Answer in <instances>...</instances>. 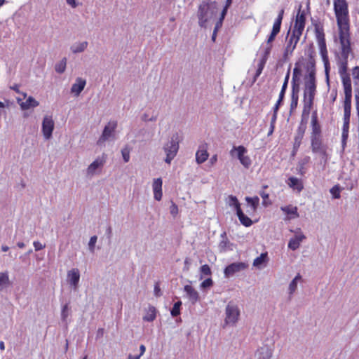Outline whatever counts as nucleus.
<instances>
[{
  "label": "nucleus",
  "mask_w": 359,
  "mask_h": 359,
  "mask_svg": "<svg viewBox=\"0 0 359 359\" xmlns=\"http://www.w3.org/2000/svg\"><path fill=\"white\" fill-rule=\"evenodd\" d=\"M302 8V6L300 5L296 14L294 25L291 31L292 34L299 37L302 35L306 25V12Z\"/></svg>",
  "instance_id": "0eeeda50"
},
{
  "label": "nucleus",
  "mask_w": 359,
  "mask_h": 359,
  "mask_svg": "<svg viewBox=\"0 0 359 359\" xmlns=\"http://www.w3.org/2000/svg\"><path fill=\"white\" fill-rule=\"evenodd\" d=\"M284 12H285L284 8H281L278 13V15L276 19L275 20V21L273 22L272 30L271 32V34L268 36V39L266 40V47L263 52V53H265L266 55H270L272 47H273L272 42L275 40L276 36L280 31V27H281L282 21L283 19Z\"/></svg>",
  "instance_id": "39448f33"
},
{
  "label": "nucleus",
  "mask_w": 359,
  "mask_h": 359,
  "mask_svg": "<svg viewBox=\"0 0 359 359\" xmlns=\"http://www.w3.org/2000/svg\"><path fill=\"white\" fill-rule=\"evenodd\" d=\"M66 58H63L58 64L55 65V71L58 73H63L66 68Z\"/></svg>",
  "instance_id": "ea45409f"
},
{
  "label": "nucleus",
  "mask_w": 359,
  "mask_h": 359,
  "mask_svg": "<svg viewBox=\"0 0 359 359\" xmlns=\"http://www.w3.org/2000/svg\"><path fill=\"white\" fill-rule=\"evenodd\" d=\"M281 102H281V101H280V100H278V101H277L276 104H275V106H274V107H273V111H274V112H276V113H277V112H278V109H279V107H280V105Z\"/></svg>",
  "instance_id": "680f3d73"
},
{
  "label": "nucleus",
  "mask_w": 359,
  "mask_h": 359,
  "mask_svg": "<svg viewBox=\"0 0 359 359\" xmlns=\"http://www.w3.org/2000/svg\"><path fill=\"white\" fill-rule=\"evenodd\" d=\"M301 74V69L298 67H294L293 69V75L292 79V87L299 88V84L297 83L298 76Z\"/></svg>",
  "instance_id": "e433bc0d"
},
{
  "label": "nucleus",
  "mask_w": 359,
  "mask_h": 359,
  "mask_svg": "<svg viewBox=\"0 0 359 359\" xmlns=\"http://www.w3.org/2000/svg\"><path fill=\"white\" fill-rule=\"evenodd\" d=\"M200 272L205 276H210L212 274L211 269L208 264L202 265L200 268Z\"/></svg>",
  "instance_id": "a19ab883"
},
{
  "label": "nucleus",
  "mask_w": 359,
  "mask_h": 359,
  "mask_svg": "<svg viewBox=\"0 0 359 359\" xmlns=\"http://www.w3.org/2000/svg\"><path fill=\"white\" fill-rule=\"evenodd\" d=\"M145 350H146V348H145V346L143 345V344H141L140 346V353L139 354V355L141 357L145 352Z\"/></svg>",
  "instance_id": "e2e57ef3"
},
{
  "label": "nucleus",
  "mask_w": 359,
  "mask_h": 359,
  "mask_svg": "<svg viewBox=\"0 0 359 359\" xmlns=\"http://www.w3.org/2000/svg\"><path fill=\"white\" fill-rule=\"evenodd\" d=\"M54 128V122L50 116H45L42 123V131L46 139H49Z\"/></svg>",
  "instance_id": "dca6fc26"
},
{
  "label": "nucleus",
  "mask_w": 359,
  "mask_h": 359,
  "mask_svg": "<svg viewBox=\"0 0 359 359\" xmlns=\"http://www.w3.org/2000/svg\"><path fill=\"white\" fill-rule=\"evenodd\" d=\"M105 159L104 158H97L91 164H90L87 168L88 175H93L95 173L97 168L103 166Z\"/></svg>",
  "instance_id": "a878e982"
},
{
  "label": "nucleus",
  "mask_w": 359,
  "mask_h": 359,
  "mask_svg": "<svg viewBox=\"0 0 359 359\" xmlns=\"http://www.w3.org/2000/svg\"><path fill=\"white\" fill-rule=\"evenodd\" d=\"M306 130V125L301 124L299 123L297 129V133L294 138V143H293V147H292V154L295 155V154L299 150L302 140L304 138L305 132Z\"/></svg>",
  "instance_id": "4468645a"
},
{
  "label": "nucleus",
  "mask_w": 359,
  "mask_h": 359,
  "mask_svg": "<svg viewBox=\"0 0 359 359\" xmlns=\"http://www.w3.org/2000/svg\"><path fill=\"white\" fill-rule=\"evenodd\" d=\"M80 279L79 271L77 269H72L67 273V280L76 289Z\"/></svg>",
  "instance_id": "4be33fe9"
},
{
  "label": "nucleus",
  "mask_w": 359,
  "mask_h": 359,
  "mask_svg": "<svg viewBox=\"0 0 359 359\" xmlns=\"http://www.w3.org/2000/svg\"><path fill=\"white\" fill-rule=\"evenodd\" d=\"M351 75L353 81L355 93H359V66H355L352 68Z\"/></svg>",
  "instance_id": "c85d7f7f"
},
{
  "label": "nucleus",
  "mask_w": 359,
  "mask_h": 359,
  "mask_svg": "<svg viewBox=\"0 0 359 359\" xmlns=\"http://www.w3.org/2000/svg\"><path fill=\"white\" fill-rule=\"evenodd\" d=\"M310 161L309 156H306L299 163L300 165V173L301 175H304V172H303L302 170L304 169V165L308 163Z\"/></svg>",
  "instance_id": "49530a36"
},
{
  "label": "nucleus",
  "mask_w": 359,
  "mask_h": 359,
  "mask_svg": "<svg viewBox=\"0 0 359 359\" xmlns=\"http://www.w3.org/2000/svg\"><path fill=\"white\" fill-rule=\"evenodd\" d=\"M306 239V236L302 232L300 229H298L295 232V235L292 238L288 243V248L292 250H295L299 248L301 242Z\"/></svg>",
  "instance_id": "a211bd4d"
},
{
  "label": "nucleus",
  "mask_w": 359,
  "mask_h": 359,
  "mask_svg": "<svg viewBox=\"0 0 359 359\" xmlns=\"http://www.w3.org/2000/svg\"><path fill=\"white\" fill-rule=\"evenodd\" d=\"M292 95H291V103L290 109H294L297 108L299 100V88L292 87Z\"/></svg>",
  "instance_id": "7c9ffc66"
},
{
  "label": "nucleus",
  "mask_w": 359,
  "mask_h": 359,
  "mask_svg": "<svg viewBox=\"0 0 359 359\" xmlns=\"http://www.w3.org/2000/svg\"><path fill=\"white\" fill-rule=\"evenodd\" d=\"M184 270H187L188 271L189 269V258H186L185 260H184Z\"/></svg>",
  "instance_id": "69168bd1"
},
{
  "label": "nucleus",
  "mask_w": 359,
  "mask_h": 359,
  "mask_svg": "<svg viewBox=\"0 0 359 359\" xmlns=\"http://www.w3.org/2000/svg\"><path fill=\"white\" fill-rule=\"evenodd\" d=\"M348 137V133L342 132L341 137H342V142L344 144L346 143Z\"/></svg>",
  "instance_id": "13d9d810"
},
{
  "label": "nucleus",
  "mask_w": 359,
  "mask_h": 359,
  "mask_svg": "<svg viewBox=\"0 0 359 359\" xmlns=\"http://www.w3.org/2000/svg\"><path fill=\"white\" fill-rule=\"evenodd\" d=\"M240 311L238 307L229 302L226 307V317L224 323L226 325H235L239 318Z\"/></svg>",
  "instance_id": "1a4fd4ad"
},
{
  "label": "nucleus",
  "mask_w": 359,
  "mask_h": 359,
  "mask_svg": "<svg viewBox=\"0 0 359 359\" xmlns=\"http://www.w3.org/2000/svg\"><path fill=\"white\" fill-rule=\"evenodd\" d=\"M170 214L175 217L177 213H178V207L177 205L172 203V205H170Z\"/></svg>",
  "instance_id": "09e8293b"
},
{
  "label": "nucleus",
  "mask_w": 359,
  "mask_h": 359,
  "mask_svg": "<svg viewBox=\"0 0 359 359\" xmlns=\"http://www.w3.org/2000/svg\"><path fill=\"white\" fill-rule=\"evenodd\" d=\"M140 356L139 355H132L131 354H130L128 357V359H140Z\"/></svg>",
  "instance_id": "774afa93"
},
{
  "label": "nucleus",
  "mask_w": 359,
  "mask_h": 359,
  "mask_svg": "<svg viewBox=\"0 0 359 359\" xmlns=\"http://www.w3.org/2000/svg\"><path fill=\"white\" fill-rule=\"evenodd\" d=\"M349 130V124L348 123H343L342 132L348 133Z\"/></svg>",
  "instance_id": "052dcab7"
},
{
  "label": "nucleus",
  "mask_w": 359,
  "mask_h": 359,
  "mask_svg": "<svg viewBox=\"0 0 359 359\" xmlns=\"http://www.w3.org/2000/svg\"><path fill=\"white\" fill-rule=\"evenodd\" d=\"M245 200L250 205L251 211L252 212H255L259 205V197L258 196H255L252 198L246 197Z\"/></svg>",
  "instance_id": "f704fd0d"
},
{
  "label": "nucleus",
  "mask_w": 359,
  "mask_h": 359,
  "mask_svg": "<svg viewBox=\"0 0 359 359\" xmlns=\"http://www.w3.org/2000/svg\"><path fill=\"white\" fill-rule=\"evenodd\" d=\"M67 3L71 6L72 8H76L77 6V4L76 0H66Z\"/></svg>",
  "instance_id": "6e6d98bb"
},
{
  "label": "nucleus",
  "mask_w": 359,
  "mask_h": 359,
  "mask_svg": "<svg viewBox=\"0 0 359 359\" xmlns=\"http://www.w3.org/2000/svg\"><path fill=\"white\" fill-rule=\"evenodd\" d=\"M11 285L8 272H0V291Z\"/></svg>",
  "instance_id": "2f4dec72"
},
{
  "label": "nucleus",
  "mask_w": 359,
  "mask_h": 359,
  "mask_svg": "<svg viewBox=\"0 0 359 359\" xmlns=\"http://www.w3.org/2000/svg\"><path fill=\"white\" fill-rule=\"evenodd\" d=\"M86 86V81L81 78H78L76 83L72 85L71 91L76 95H79L81 92L83 90Z\"/></svg>",
  "instance_id": "bb28decb"
},
{
  "label": "nucleus",
  "mask_w": 359,
  "mask_h": 359,
  "mask_svg": "<svg viewBox=\"0 0 359 359\" xmlns=\"http://www.w3.org/2000/svg\"><path fill=\"white\" fill-rule=\"evenodd\" d=\"M248 267L245 262H234L225 267L224 274L226 278L233 276L236 273L245 270Z\"/></svg>",
  "instance_id": "ddd939ff"
},
{
  "label": "nucleus",
  "mask_w": 359,
  "mask_h": 359,
  "mask_svg": "<svg viewBox=\"0 0 359 359\" xmlns=\"http://www.w3.org/2000/svg\"><path fill=\"white\" fill-rule=\"evenodd\" d=\"M276 118H277V113L273 112V116L271 118V125L275 126Z\"/></svg>",
  "instance_id": "0e129e2a"
},
{
  "label": "nucleus",
  "mask_w": 359,
  "mask_h": 359,
  "mask_svg": "<svg viewBox=\"0 0 359 359\" xmlns=\"http://www.w3.org/2000/svg\"><path fill=\"white\" fill-rule=\"evenodd\" d=\"M11 89H13V90H15L17 93H19V94H21L22 97H17V101L18 103H20V102H21L23 99H25L26 97H27V94L25 93H21L19 90V86L15 84L13 86H11Z\"/></svg>",
  "instance_id": "79ce46f5"
},
{
  "label": "nucleus",
  "mask_w": 359,
  "mask_h": 359,
  "mask_svg": "<svg viewBox=\"0 0 359 359\" xmlns=\"http://www.w3.org/2000/svg\"><path fill=\"white\" fill-rule=\"evenodd\" d=\"M268 261L267 252L262 253L260 256L254 259L253 266L260 268L262 265L265 264Z\"/></svg>",
  "instance_id": "473e14b6"
},
{
  "label": "nucleus",
  "mask_w": 359,
  "mask_h": 359,
  "mask_svg": "<svg viewBox=\"0 0 359 359\" xmlns=\"http://www.w3.org/2000/svg\"><path fill=\"white\" fill-rule=\"evenodd\" d=\"M117 126L116 121H109L104 127L101 137L97 140V144L100 145L108 140L114 133Z\"/></svg>",
  "instance_id": "2eb2a0df"
},
{
  "label": "nucleus",
  "mask_w": 359,
  "mask_h": 359,
  "mask_svg": "<svg viewBox=\"0 0 359 359\" xmlns=\"http://www.w3.org/2000/svg\"><path fill=\"white\" fill-rule=\"evenodd\" d=\"M20 105L23 110L29 109L31 107H37L39 103L34 97L29 96L25 102H20Z\"/></svg>",
  "instance_id": "cd10ccee"
},
{
  "label": "nucleus",
  "mask_w": 359,
  "mask_h": 359,
  "mask_svg": "<svg viewBox=\"0 0 359 359\" xmlns=\"http://www.w3.org/2000/svg\"><path fill=\"white\" fill-rule=\"evenodd\" d=\"M33 245L36 251L41 250L45 248V245H43L39 241H34Z\"/></svg>",
  "instance_id": "3c124183"
},
{
  "label": "nucleus",
  "mask_w": 359,
  "mask_h": 359,
  "mask_svg": "<svg viewBox=\"0 0 359 359\" xmlns=\"http://www.w3.org/2000/svg\"><path fill=\"white\" fill-rule=\"evenodd\" d=\"M315 36L319 48V53L323 62L326 81H330V62L327 48L323 25L320 22L313 23Z\"/></svg>",
  "instance_id": "7ed1b4c3"
},
{
  "label": "nucleus",
  "mask_w": 359,
  "mask_h": 359,
  "mask_svg": "<svg viewBox=\"0 0 359 359\" xmlns=\"http://www.w3.org/2000/svg\"><path fill=\"white\" fill-rule=\"evenodd\" d=\"M67 310H68V305L65 304L62 311V318L65 319L67 317Z\"/></svg>",
  "instance_id": "864d4df0"
},
{
  "label": "nucleus",
  "mask_w": 359,
  "mask_h": 359,
  "mask_svg": "<svg viewBox=\"0 0 359 359\" xmlns=\"http://www.w3.org/2000/svg\"><path fill=\"white\" fill-rule=\"evenodd\" d=\"M314 67V65L313 66ZM316 92V70L311 69L305 81L304 98L314 100Z\"/></svg>",
  "instance_id": "423d86ee"
},
{
  "label": "nucleus",
  "mask_w": 359,
  "mask_h": 359,
  "mask_svg": "<svg viewBox=\"0 0 359 359\" xmlns=\"http://www.w3.org/2000/svg\"><path fill=\"white\" fill-rule=\"evenodd\" d=\"M217 161V154H214L213 156H212V157L210 158V161H209V163L211 165H215Z\"/></svg>",
  "instance_id": "5fc2aeb1"
},
{
  "label": "nucleus",
  "mask_w": 359,
  "mask_h": 359,
  "mask_svg": "<svg viewBox=\"0 0 359 359\" xmlns=\"http://www.w3.org/2000/svg\"><path fill=\"white\" fill-rule=\"evenodd\" d=\"M222 22H223V20H221V19H219V20L217 22V23H216V25H215V27L214 30L218 31V29H219L222 27Z\"/></svg>",
  "instance_id": "4d7b16f0"
},
{
  "label": "nucleus",
  "mask_w": 359,
  "mask_h": 359,
  "mask_svg": "<svg viewBox=\"0 0 359 359\" xmlns=\"http://www.w3.org/2000/svg\"><path fill=\"white\" fill-rule=\"evenodd\" d=\"M163 181L161 178H156L154 180L152 184V189L154 191V198L155 200L160 201L163 196L162 192Z\"/></svg>",
  "instance_id": "aec40b11"
},
{
  "label": "nucleus",
  "mask_w": 359,
  "mask_h": 359,
  "mask_svg": "<svg viewBox=\"0 0 359 359\" xmlns=\"http://www.w3.org/2000/svg\"><path fill=\"white\" fill-rule=\"evenodd\" d=\"M235 153L241 165L246 169L250 168L252 165V160L250 157L247 155V149L243 145L238 147L234 146L230 151V154L231 156H234Z\"/></svg>",
  "instance_id": "6e6552de"
},
{
  "label": "nucleus",
  "mask_w": 359,
  "mask_h": 359,
  "mask_svg": "<svg viewBox=\"0 0 359 359\" xmlns=\"http://www.w3.org/2000/svg\"><path fill=\"white\" fill-rule=\"evenodd\" d=\"M301 276L299 274H297L295 278L292 280L289 285V290L290 293L292 294L295 290L297 289V281L301 279Z\"/></svg>",
  "instance_id": "4c0bfd02"
},
{
  "label": "nucleus",
  "mask_w": 359,
  "mask_h": 359,
  "mask_svg": "<svg viewBox=\"0 0 359 359\" xmlns=\"http://www.w3.org/2000/svg\"><path fill=\"white\" fill-rule=\"evenodd\" d=\"M208 144L204 143L199 146L196 153V161L198 164H202L204 163L209 156V153L208 152Z\"/></svg>",
  "instance_id": "6ab92c4d"
},
{
  "label": "nucleus",
  "mask_w": 359,
  "mask_h": 359,
  "mask_svg": "<svg viewBox=\"0 0 359 359\" xmlns=\"http://www.w3.org/2000/svg\"><path fill=\"white\" fill-rule=\"evenodd\" d=\"M267 188L268 185H263L262 190L259 191V195L263 199L262 204L264 206H267L271 204V201L269 200V194L264 191V189Z\"/></svg>",
  "instance_id": "72a5a7b5"
},
{
  "label": "nucleus",
  "mask_w": 359,
  "mask_h": 359,
  "mask_svg": "<svg viewBox=\"0 0 359 359\" xmlns=\"http://www.w3.org/2000/svg\"><path fill=\"white\" fill-rule=\"evenodd\" d=\"M269 55H266L265 53H263L262 54V56H261V58L259 60V62H258V64H257V70H256V73L254 76V78H253V81H256V80L257 79V78L260 76V74H262L264 67H265V65L266 63V61L269 58Z\"/></svg>",
  "instance_id": "b1692460"
},
{
  "label": "nucleus",
  "mask_w": 359,
  "mask_h": 359,
  "mask_svg": "<svg viewBox=\"0 0 359 359\" xmlns=\"http://www.w3.org/2000/svg\"><path fill=\"white\" fill-rule=\"evenodd\" d=\"M182 306V302L180 301H178L177 302H175L173 305V307L171 310V315L173 316V317H176L178 315L180 314V307Z\"/></svg>",
  "instance_id": "58836bf2"
},
{
  "label": "nucleus",
  "mask_w": 359,
  "mask_h": 359,
  "mask_svg": "<svg viewBox=\"0 0 359 359\" xmlns=\"http://www.w3.org/2000/svg\"><path fill=\"white\" fill-rule=\"evenodd\" d=\"M212 285H213V281H212V278H208L204 280L201 283V287L202 288H206V287H209L212 286Z\"/></svg>",
  "instance_id": "c03bdc74"
},
{
  "label": "nucleus",
  "mask_w": 359,
  "mask_h": 359,
  "mask_svg": "<svg viewBox=\"0 0 359 359\" xmlns=\"http://www.w3.org/2000/svg\"><path fill=\"white\" fill-rule=\"evenodd\" d=\"M88 46L87 41H83L81 43H76L71 47V50L73 53H81L83 52Z\"/></svg>",
  "instance_id": "c9c22d12"
},
{
  "label": "nucleus",
  "mask_w": 359,
  "mask_h": 359,
  "mask_svg": "<svg viewBox=\"0 0 359 359\" xmlns=\"http://www.w3.org/2000/svg\"><path fill=\"white\" fill-rule=\"evenodd\" d=\"M184 289L189 301H191L192 304H195L199 299L198 292L189 285H186Z\"/></svg>",
  "instance_id": "393cba45"
},
{
  "label": "nucleus",
  "mask_w": 359,
  "mask_h": 359,
  "mask_svg": "<svg viewBox=\"0 0 359 359\" xmlns=\"http://www.w3.org/2000/svg\"><path fill=\"white\" fill-rule=\"evenodd\" d=\"M230 199L231 201V205L234 206L237 216L241 223L246 227L250 226L253 222L252 219L248 216H246L242 211L241 208V204L238 202L237 198L236 196H231Z\"/></svg>",
  "instance_id": "9d476101"
},
{
  "label": "nucleus",
  "mask_w": 359,
  "mask_h": 359,
  "mask_svg": "<svg viewBox=\"0 0 359 359\" xmlns=\"http://www.w3.org/2000/svg\"><path fill=\"white\" fill-rule=\"evenodd\" d=\"M97 238L96 236H93L90 238V241H89V243H88V245H89V249L90 250L93 252H94V248H95V243L97 242Z\"/></svg>",
  "instance_id": "a18cd8bd"
},
{
  "label": "nucleus",
  "mask_w": 359,
  "mask_h": 359,
  "mask_svg": "<svg viewBox=\"0 0 359 359\" xmlns=\"http://www.w3.org/2000/svg\"><path fill=\"white\" fill-rule=\"evenodd\" d=\"M311 132L310 134L311 149L313 154H319L325 161L328 158L327 146L324 142L321 125L318 121V112L313 111L311 120Z\"/></svg>",
  "instance_id": "f03ea898"
},
{
  "label": "nucleus",
  "mask_w": 359,
  "mask_h": 359,
  "mask_svg": "<svg viewBox=\"0 0 359 359\" xmlns=\"http://www.w3.org/2000/svg\"><path fill=\"white\" fill-rule=\"evenodd\" d=\"M355 107L357 115L358 116V128H359V93H355Z\"/></svg>",
  "instance_id": "8fccbe9b"
},
{
  "label": "nucleus",
  "mask_w": 359,
  "mask_h": 359,
  "mask_svg": "<svg viewBox=\"0 0 359 359\" xmlns=\"http://www.w3.org/2000/svg\"><path fill=\"white\" fill-rule=\"evenodd\" d=\"M154 294L156 297H159L161 295V288L158 283H156L154 285Z\"/></svg>",
  "instance_id": "603ef678"
},
{
  "label": "nucleus",
  "mask_w": 359,
  "mask_h": 359,
  "mask_svg": "<svg viewBox=\"0 0 359 359\" xmlns=\"http://www.w3.org/2000/svg\"><path fill=\"white\" fill-rule=\"evenodd\" d=\"M227 10L228 8H224L222 11V13H221V17L219 19H221V20H223L225 18V15H226V13H227Z\"/></svg>",
  "instance_id": "bf43d9fd"
},
{
  "label": "nucleus",
  "mask_w": 359,
  "mask_h": 359,
  "mask_svg": "<svg viewBox=\"0 0 359 359\" xmlns=\"http://www.w3.org/2000/svg\"><path fill=\"white\" fill-rule=\"evenodd\" d=\"M290 31H289L287 33V40H286V46H285V50L283 53V57L285 60L287 59V57L289 56L292 55L293 51L296 48L297 44L298 43V42L300 39L299 36H298L295 34H293L292 33L290 35Z\"/></svg>",
  "instance_id": "9b49d317"
},
{
  "label": "nucleus",
  "mask_w": 359,
  "mask_h": 359,
  "mask_svg": "<svg viewBox=\"0 0 359 359\" xmlns=\"http://www.w3.org/2000/svg\"><path fill=\"white\" fill-rule=\"evenodd\" d=\"M285 93V91L280 90V94H279V98L278 100H280L282 102L284 98Z\"/></svg>",
  "instance_id": "338daca9"
},
{
  "label": "nucleus",
  "mask_w": 359,
  "mask_h": 359,
  "mask_svg": "<svg viewBox=\"0 0 359 359\" xmlns=\"http://www.w3.org/2000/svg\"><path fill=\"white\" fill-rule=\"evenodd\" d=\"M330 192L334 198H340V191L337 187H334L332 188L330 190Z\"/></svg>",
  "instance_id": "de8ad7c7"
},
{
  "label": "nucleus",
  "mask_w": 359,
  "mask_h": 359,
  "mask_svg": "<svg viewBox=\"0 0 359 359\" xmlns=\"http://www.w3.org/2000/svg\"><path fill=\"white\" fill-rule=\"evenodd\" d=\"M177 140V137H176L175 140H174V137H172L171 141L164 147V150L166 153V158L165 161L168 164L170 163L171 161L176 156L179 149V144Z\"/></svg>",
  "instance_id": "f8f14e48"
},
{
  "label": "nucleus",
  "mask_w": 359,
  "mask_h": 359,
  "mask_svg": "<svg viewBox=\"0 0 359 359\" xmlns=\"http://www.w3.org/2000/svg\"><path fill=\"white\" fill-rule=\"evenodd\" d=\"M313 105V100L304 98V107L302 109L301 124H307L309 116Z\"/></svg>",
  "instance_id": "f3484780"
},
{
  "label": "nucleus",
  "mask_w": 359,
  "mask_h": 359,
  "mask_svg": "<svg viewBox=\"0 0 359 359\" xmlns=\"http://www.w3.org/2000/svg\"><path fill=\"white\" fill-rule=\"evenodd\" d=\"M287 185L292 188L293 190L297 191V192L300 193L304 189V184L301 180L294 177H290L287 181Z\"/></svg>",
  "instance_id": "5701e85b"
},
{
  "label": "nucleus",
  "mask_w": 359,
  "mask_h": 359,
  "mask_svg": "<svg viewBox=\"0 0 359 359\" xmlns=\"http://www.w3.org/2000/svg\"><path fill=\"white\" fill-rule=\"evenodd\" d=\"M216 2H203L200 4L198 11V23L201 27H205V24L214 15L216 8Z\"/></svg>",
  "instance_id": "20e7f679"
},
{
  "label": "nucleus",
  "mask_w": 359,
  "mask_h": 359,
  "mask_svg": "<svg viewBox=\"0 0 359 359\" xmlns=\"http://www.w3.org/2000/svg\"><path fill=\"white\" fill-rule=\"evenodd\" d=\"M280 210L286 214V219L290 220L298 218L299 217V215L298 213V208L297 206L288 205L280 207Z\"/></svg>",
  "instance_id": "412c9836"
},
{
  "label": "nucleus",
  "mask_w": 359,
  "mask_h": 359,
  "mask_svg": "<svg viewBox=\"0 0 359 359\" xmlns=\"http://www.w3.org/2000/svg\"><path fill=\"white\" fill-rule=\"evenodd\" d=\"M334 12L336 18L339 52L336 55L338 68L344 93V123H350L352 100V84L348 72V57L353 55L351 42V22L348 4L346 0H333Z\"/></svg>",
  "instance_id": "f257e3e1"
},
{
  "label": "nucleus",
  "mask_w": 359,
  "mask_h": 359,
  "mask_svg": "<svg viewBox=\"0 0 359 359\" xmlns=\"http://www.w3.org/2000/svg\"><path fill=\"white\" fill-rule=\"evenodd\" d=\"M156 309L153 306H149L147 310L145 316L143 317V320L147 322H152L156 319Z\"/></svg>",
  "instance_id": "c756f323"
},
{
  "label": "nucleus",
  "mask_w": 359,
  "mask_h": 359,
  "mask_svg": "<svg viewBox=\"0 0 359 359\" xmlns=\"http://www.w3.org/2000/svg\"><path fill=\"white\" fill-rule=\"evenodd\" d=\"M121 153H122V156H123L124 161L126 163L128 162L130 160V149H129V148L128 147H124L122 149Z\"/></svg>",
  "instance_id": "37998d69"
}]
</instances>
